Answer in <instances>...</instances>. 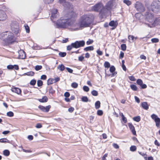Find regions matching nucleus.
Listing matches in <instances>:
<instances>
[{
  "mask_svg": "<svg viewBox=\"0 0 160 160\" xmlns=\"http://www.w3.org/2000/svg\"><path fill=\"white\" fill-rule=\"evenodd\" d=\"M134 7L139 12H142L144 10V8L143 5L140 2H136Z\"/></svg>",
  "mask_w": 160,
  "mask_h": 160,
  "instance_id": "nucleus-7",
  "label": "nucleus"
},
{
  "mask_svg": "<svg viewBox=\"0 0 160 160\" xmlns=\"http://www.w3.org/2000/svg\"><path fill=\"white\" fill-rule=\"evenodd\" d=\"M82 100L83 102H87L88 101V99L87 97L84 96L82 98Z\"/></svg>",
  "mask_w": 160,
  "mask_h": 160,
  "instance_id": "nucleus-38",
  "label": "nucleus"
},
{
  "mask_svg": "<svg viewBox=\"0 0 160 160\" xmlns=\"http://www.w3.org/2000/svg\"><path fill=\"white\" fill-rule=\"evenodd\" d=\"M91 93L92 95L94 96H97L98 95V92L96 90H93Z\"/></svg>",
  "mask_w": 160,
  "mask_h": 160,
  "instance_id": "nucleus-47",
  "label": "nucleus"
},
{
  "mask_svg": "<svg viewBox=\"0 0 160 160\" xmlns=\"http://www.w3.org/2000/svg\"><path fill=\"white\" fill-rule=\"evenodd\" d=\"M128 127L129 128H130L131 130H132L133 129H135V128L134 127V126L131 123H129L128 124Z\"/></svg>",
  "mask_w": 160,
  "mask_h": 160,
  "instance_id": "nucleus-44",
  "label": "nucleus"
},
{
  "mask_svg": "<svg viewBox=\"0 0 160 160\" xmlns=\"http://www.w3.org/2000/svg\"><path fill=\"white\" fill-rule=\"evenodd\" d=\"M24 27H25V30H26V32H27L29 33V31H30L29 27L28 25H25Z\"/></svg>",
  "mask_w": 160,
  "mask_h": 160,
  "instance_id": "nucleus-52",
  "label": "nucleus"
},
{
  "mask_svg": "<svg viewBox=\"0 0 160 160\" xmlns=\"http://www.w3.org/2000/svg\"><path fill=\"white\" fill-rule=\"evenodd\" d=\"M68 28L72 31H76L80 29L81 28L83 27L81 26V23L79 22L78 23L72 21L71 19Z\"/></svg>",
  "mask_w": 160,
  "mask_h": 160,
  "instance_id": "nucleus-4",
  "label": "nucleus"
},
{
  "mask_svg": "<svg viewBox=\"0 0 160 160\" xmlns=\"http://www.w3.org/2000/svg\"><path fill=\"white\" fill-rule=\"evenodd\" d=\"M115 70V68L114 66H112L110 68V71L111 72L113 73Z\"/></svg>",
  "mask_w": 160,
  "mask_h": 160,
  "instance_id": "nucleus-43",
  "label": "nucleus"
},
{
  "mask_svg": "<svg viewBox=\"0 0 160 160\" xmlns=\"http://www.w3.org/2000/svg\"><path fill=\"white\" fill-rule=\"evenodd\" d=\"M7 68L9 70L14 69L15 70H18L19 67L18 65H9L7 66Z\"/></svg>",
  "mask_w": 160,
  "mask_h": 160,
  "instance_id": "nucleus-14",
  "label": "nucleus"
},
{
  "mask_svg": "<svg viewBox=\"0 0 160 160\" xmlns=\"http://www.w3.org/2000/svg\"><path fill=\"white\" fill-rule=\"evenodd\" d=\"M94 16L92 14H86L82 15L79 19L81 26L83 28L89 27L94 20Z\"/></svg>",
  "mask_w": 160,
  "mask_h": 160,
  "instance_id": "nucleus-2",
  "label": "nucleus"
},
{
  "mask_svg": "<svg viewBox=\"0 0 160 160\" xmlns=\"http://www.w3.org/2000/svg\"><path fill=\"white\" fill-rule=\"evenodd\" d=\"M134 98L136 102H137L138 103L140 102V101L138 97H137V96H135Z\"/></svg>",
  "mask_w": 160,
  "mask_h": 160,
  "instance_id": "nucleus-58",
  "label": "nucleus"
},
{
  "mask_svg": "<svg viewBox=\"0 0 160 160\" xmlns=\"http://www.w3.org/2000/svg\"><path fill=\"white\" fill-rule=\"evenodd\" d=\"M103 113L102 110H98L97 112V114L99 116H102Z\"/></svg>",
  "mask_w": 160,
  "mask_h": 160,
  "instance_id": "nucleus-50",
  "label": "nucleus"
},
{
  "mask_svg": "<svg viewBox=\"0 0 160 160\" xmlns=\"http://www.w3.org/2000/svg\"><path fill=\"white\" fill-rule=\"evenodd\" d=\"M100 107V102L99 101H97L95 103V107L96 109H98Z\"/></svg>",
  "mask_w": 160,
  "mask_h": 160,
  "instance_id": "nucleus-24",
  "label": "nucleus"
},
{
  "mask_svg": "<svg viewBox=\"0 0 160 160\" xmlns=\"http://www.w3.org/2000/svg\"><path fill=\"white\" fill-rule=\"evenodd\" d=\"M142 88L144 89L146 88L147 87V85L145 84H142V85L140 86Z\"/></svg>",
  "mask_w": 160,
  "mask_h": 160,
  "instance_id": "nucleus-64",
  "label": "nucleus"
},
{
  "mask_svg": "<svg viewBox=\"0 0 160 160\" xmlns=\"http://www.w3.org/2000/svg\"><path fill=\"white\" fill-rule=\"evenodd\" d=\"M93 42L92 40L89 39L86 42V44L87 45H90L92 44Z\"/></svg>",
  "mask_w": 160,
  "mask_h": 160,
  "instance_id": "nucleus-51",
  "label": "nucleus"
},
{
  "mask_svg": "<svg viewBox=\"0 0 160 160\" xmlns=\"http://www.w3.org/2000/svg\"><path fill=\"white\" fill-rule=\"evenodd\" d=\"M136 149V147L135 146H132L130 148V151L132 152L135 151Z\"/></svg>",
  "mask_w": 160,
  "mask_h": 160,
  "instance_id": "nucleus-39",
  "label": "nucleus"
},
{
  "mask_svg": "<svg viewBox=\"0 0 160 160\" xmlns=\"http://www.w3.org/2000/svg\"><path fill=\"white\" fill-rule=\"evenodd\" d=\"M2 34L5 38L4 41L6 45L12 44L15 41V38L14 37L13 34L10 32H6Z\"/></svg>",
  "mask_w": 160,
  "mask_h": 160,
  "instance_id": "nucleus-3",
  "label": "nucleus"
},
{
  "mask_svg": "<svg viewBox=\"0 0 160 160\" xmlns=\"http://www.w3.org/2000/svg\"><path fill=\"white\" fill-rule=\"evenodd\" d=\"M59 55L61 57H63L66 56V53L65 52H60Z\"/></svg>",
  "mask_w": 160,
  "mask_h": 160,
  "instance_id": "nucleus-41",
  "label": "nucleus"
},
{
  "mask_svg": "<svg viewBox=\"0 0 160 160\" xmlns=\"http://www.w3.org/2000/svg\"><path fill=\"white\" fill-rule=\"evenodd\" d=\"M105 68H108L110 67V64L108 62H105L104 64Z\"/></svg>",
  "mask_w": 160,
  "mask_h": 160,
  "instance_id": "nucleus-33",
  "label": "nucleus"
},
{
  "mask_svg": "<svg viewBox=\"0 0 160 160\" xmlns=\"http://www.w3.org/2000/svg\"><path fill=\"white\" fill-rule=\"evenodd\" d=\"M133 119L134 121H136L137 122H138L140 120V117L139 116L134 117L133 118Z\"/></svg>",
  "mask_w": 160,
  "mask_h": 160,
  "instance_id": "nucleus-32",
  "label": "nucleus"
},
{
  "mask_svg": "<svg viewBox=\"0 0 160 160\" xmlns=\"http://www.w3.org/2000/svg\"><path fill=\"white\" fill-rule=\"evenodd\" d=\"M103 8V6L101 3H98L94 6L92 8V10L95 11L101 12Z\"/></svg>",
  "mask_w": 160,
  "mask_h": 160,
  "instance_id": "nucleus-8",
  "label": "nucleus"
},
{
  "mask_svg": "<svg viewBox=\"0 0 160 160\" xmlns=\"http://www.w3.org/2000/svg\"><path fill=\"white\" fill-rule=\"evenodd\" d=\"M70 94L69 92H65L64 94V96L66 98H68L69 97Z\"/></svg>",
  "mask_w": 160,
  "mask_h": 160,
  "instance_id": "nucleus-55",
  "label": "nucleus"
},
{
  "mask_svg": "<svg viewBox=\"0 0 160 160\" xmlns=\"http://www.w3.org/2000/svg\"><path fill=\"white\" fill-rule=\"evenodd\" d=\"M37 84L38 87L41 86L42 85V82L41 80H38L37 81Z\"/></svg>",
  "mask_w": 160,
  "mask_h": 160,
  "instance_id": "nucleus-46",
  "label": "nucleus"
},
{
  "mask_svg": "<svg viewBox=\"0 0 160 160\" xmlns=\"http://www.w3.org/2000/svg\"><path fill=\"white\" fill-rule=\"evenodd\" d=\"M94 49L93 47L92 46H90L87 47L84 49V50L85 51H92Z\"/></svg>",
  "mask_w": 160,
  "mask_h": 160,
  "instance_id": "nucleus-20",
  "label": "nucleus"
},
{
  "mask_svg": "<svg viewBox=\"0 0 160 160\" xmlns=\"http://www.w3.org/2000/svg\"><path fill=\"white\" fill-rule=\"evenodd\" d=\"M74 110V108L72 107H71L68 108V111L70 112H72Z\"/></svg>",
  "mask_w": 160,
  "mask_h": 160,
  "instance_id": "nucleus-56",
  "label": "nucleus"
},
{
  "mask_svg": "<svg viewBox=\"0 0 160 160\" xmlns=\"http://www.w3.org/2000/svg\"><path fill=\"white\" fill-rule=\"evenodd\" d=\"M42 127V124L40 123H37L36 126V127L38 128H41Z\"/></svg>",
  "mask_w": 160,
  "mask_h": 160,
  "instance_id": "nucleus-54",
  "label": "nucleus"
},
{
  "mask_svg": "<svg viewBox=\"0 0 160 160\" xmlns=\"http://www.w3.org/2000/svg\"><path fill=\"white\" fill-rule=\"evenodd\" d=\"M11 28L12 31L16 34L19 32V27L18 25H16L14 26H12Z\"/></svg>",
  "mask_w": 160,
  "mask_h": 160,
  "instance_id": "nucleus-13",
  "label": "nucleus"
},
{
  "mask_svg": "<svg viewBox=\"0 0 160 160\" xmlns=\"http://www.w3.org/2000/svg\"><path fill=\"white\" fill-rule=\"evenodd\" d=\"M130 87L131 88L133 91H136L137 90V86L134 84H132L130 85Z\"/></svg>",
  "mask_w": 160,
  "mask_h": 160,
  "instance_id": "nucleus-27",
  "label": "nucleus"
},
{
  "mask_svg": "<svg viewBox=\"0 0 160 160\" xmlns=\"http://www.w3.org/2000/svg\"><path fill=\"white\" fill-rule=\"evenodd\" d=\"M3 154L6 156H8L10 154L9 151L7 150H4L3 152Z\"/></svg>",
  "mask_w": 160,
  "mask_h": 160,
  "instance_id": "nucleus-30",
  "label": "nucleus"
},
{
  "mask_svg": "<svg viewBox=\"0 0 160 160\" xmlns=\"http://www.w3.org/2000/svg\"><path fill=\"white\" fill-rule=\"evenodd\" d=\"M83 90L85 92H88L89 91V88L87 86H84L83 87Z\"/></svg>",
  "mask_w": 160,
  "mask_h": 160,
  "instance_id": "nucleus-49",
  "label": "nucleus"
},
{
  "mask_svg": "<svg viewBox=\"0 0 160 160\" xmlns=\"http://www.w3.org/2000/svg\"><path fill=\"white\" fill-rule=\"evenodd\" d=\"M142 107L144 109L147 110L148 109L149 106L147 103L146 102H144L142 103Z\"/></svg>",
  "mask_w": 160,
  "mask_h": 160,
  "instance_id": "nucleus-18",
  "label": "nucleus"
},
{
  "mask_svg": "<svg viewBox=\"0 0 160 160\" xmlns=\"http://www.w3.org/2000/svg\"><path fill=\"white\" fill-rule=\"evenodd\" d=\"M57 12L58 11L57 9H53L52 11V18H56L58 15Z\"/></svg>",
  "mask_w": 160,
  "mask_h": 160,
  "instance_id": "nucleus-16",
  "label": "nucleus"
},
{
  "mask_svg": "<svg viewBox=\"0 0 160 160\" xmlns=\"http://www.w3.org/2000/svg\"><path fill=\"white\" fill-rule=\"evenodd\" d=\"M76 14L74 12H69L64 17L61 18L57 21L56 25L58 28H66L68 27L71 19L76 16Z\"/></svg>",
  "mask_w": 160,
  "mask_h": 160,
  "instance_id": "nucleus-1",
  "label": "nucleus"
},
{
  "mask_svg": "<svg viewBox=\"0 0 160 160\" xmlns=\"http://www.w3.org/2000/svg\"><path fill=\"white\" fill-rule=\"evenodd\" d=\"M9 141L6 138H1L0 139V142H8Z\"/></svg>",
  "mask_w": 160,
  "mask_h": 160,
  "instance_id": "nucleus-28",
  "label": "nucleus"
},
{
  "mask_svg": "<svg viewBox=\"0 0 160 160\" xmlns=\"http://www.w3.org/2000/svg\"><path fill=\"white\" fill-rule=\"evenodd\" d=\"M120 116L122 117V119L123 120V122L125 123H126L127 122V118L124 117L123 114L122 113H120Z\"/></svg>",
  "mask_w": 160,
  "mask_h": 160,
  "instance_id": "nucleus-25",
  "label": "nucleus"
},
{
  "mask_svg": "<svg viewBox=\"0 0 160 160\" xmlns=\"http://www.w3.org/2000/svg\"><path fill=\"white\" fill-rule=\"evenodd\" d=\"M145 20L146 21L148 22L149 23H146L145 24L147 25V26L150 27L151 24L153 23L154 19L153 15L150 12H146L145 15Z\"/></svg>",
  "mask_w": 160,
  "mask_h": 160,
  "instance_id": "nucleus-6",
  "label": "nucleus"
},
{
  "mask_svg": "<svg viewBox=\"0 0 160 160\" xmlns=\"http://www.w3.org/2000/svg\"><path fill=\"white\" fill-rule=\"evenodd\" d=\"M78 84L75 82L72 83L71 84V86L74 88H76L78 87Z\"/></svg>",
  "mask_w": 160,
  "mask_h": 160,
  "instance_id": "nucleus-37",
  "label": "nucleus"
},
{
  "mask_svg": "<svg viewBox=\"0 0 160 160\" xmlns=\"http://www.w3.org/2000/svg\"><path fill=\"white\" fill-rule=\"evenodd\" d=\"M47 78V76L46 75H42L41 77V79L43 80H45Z\"/></svg>",
  "mask_w": 160,
  "mask_h": 160,
  "instance_id": "nucleus-63",
  "label": "nucleus"
},
{
  "mask_svg": "<svg viewBox=\"0 0 160 160\" xmlns=\"http://www.w3.org/2000/svg\"><path fill=\"white\" fill-rule=\"evenodd\" d=\"M66 69L68 72L71 73H72V72L73 70L71 69H70L68 68H66Z\"/></svg>",
  "mask_w": 160,
  "mask_h": 160,
  "instance_id": "nucleus-60",
  "label": "nucleus"
},
{
  "mask_svg": "<svg viewBox=\"0 0 160 160\" xmlns=\"http://www.w3.org/2000/svg\"><path fill=\"white\" fill-rule=\"evenodd\" d=\"M137 83L138 85H139L140 86L142 85L143 83L142 81L140 79H138L137 81Z\"/></svg>",
  "mask_w": 160,
  "mask_h": 160,
  "instance_id": "nucleus-45",
  "label": "nucleus"
},
{
  "mask_svg": "<svg viewBox=\"0 0 160 160\" xmlns=\"http://www.w3.org/2000/svg\"><path fill=\"white\" fill-rule=\"evenodd\" d=\"M36 83V81L35 80H32L30 82V84L32 85H34Z\"/></svg>",
  "mask_w": 160,
  "mask_h": 160,
  "instance_id": "nucleus-53",
  "label": "nucleus"
},
{
  "mask_svg": "<svg viewBox=\"0 0 160 160\" xmlns=\"http://www.w3.org/2000/svg\"><path fill=\"white\" fill-rule=\"evenodd\" d=\"M84 59V57L83 56H81L78 57V60L80 61H82Z\"/></svg>",
  "mask_w": 160,
  "mask_h": 160,
  "instance_id": "nucleus-59",
  "label": "nucleus"
},
{
  "mask_svg": "<svg viewBox=\"0 0 160 160\" xmlns=\"http://www.w3.org/2000/svg\"><path fill=\"white\" fill-rule=\"evenodd\" d=\"M55 83V79H49L47 81V84L48 85H50Z\"/></svg>",
  "mask_w": 160,
  "mask_h": 160,
  "instance_id": "nucleus-22",
  "label": "nucleus"
},
{
  "mask_svg": "<svg viewBox=\"0 0 160 160\" xmlns=\"http://www.w3.org/2000/svg\"><path fill=\"white\" fill-rule=\"evenodd\" d=\"M19 54V58L20 59H23L25 58V54L24 51L22 50H21L18 52Z\"/></svg>",
  "mask_w": 160,
  "mask_h": 160,
  "instance_id": "nucleus-15",
  "label": "nucleus"
},
{
  "mask_svg": "<svg viewBox=\"0 0 160 160\" xmlns=\"http://www.w3.org/2000/svg\"><path fill=\"white\" fill-rule=\"evenodd\" d=\"M74 43H72L70 45H68L67 47V50L68 51L71 50L72 48H75L74 47Z\"/></svg>",
  "mask_w": 160,
  "mask_h": 160,
  "instance_id": "nucleus-23",
  "label": "nucleus"
},
{
  "mask_svg": "<svg viewBox=\"0 0 160 160\" xmlns=\"http://www.w3.org/2000/svg\"><path fill=\"white\" fill-rule=\"evenodd\" d=\"M34 73L33 72L31 71L26 73L24 74L29 76H32L34 75Z\"/></svg>",
  "mask_w": 160,
  "mask_h": 160,
  "instance_id": "nucleus-31",
  "label": "nucleus"
},
{
  "mask_svg": "<svg viewBox=\"0 0 160 160\" xmlns=\"http://www.w3.org/2000/svg\"><path fill=\"white\" fill-rule=\"evenodd\" d=\"M121 48L122 50L125 51L126 49V46L125 44H122L121 45Z\"/></svg>",
  "mask_w": 160,
  "mask_h": 160,
  "instance_id": "nucleus-36",
  "label": "nucleus"
},
{
  "mask_svg": "<svg viewBox=\"0 0 160 160\" xmlns=\"http://www.w3.org/2000/svg\"><path fill=\"white\" fill-rule=\"evenodd\" d=\"M48 98L47 97L44 96L41 99H39V101L41 102H44L47 101Z\"/></svg>",
  "mask_w": 160,
  "mask_h": 160,
  "instance_id": "nucleus-21",
  "label": "nucleus"
},
{
  "mask_svg": "<svg viewBox=\"0 0 160 160\" xmlns=\"http://www.w3.org/2000/svg\"><path fill=\"white\" fill-rule=\"evenodd\" d=\"M151 41L153 43H156L159 42V39L157 38H153L151 39Z\"/></svg>",
  "mask_w": 160,
  "mask_h": 160,
  "instance_id": "nucleus-42",
  "label": "nucleus"
},
{
  "mask_svg": "<svg viewBox=\"0 0 160 160\" xmlns=\"http://www.w3.org/2000/svg\"><path fill=\"white\" fill-rule=\"evenodd\" d=\"M7 115L8 117H12L13 116L14 114L12 112L9 111L7 113Z\"/></svg>",
  "mask_w": 160,
  "mask_h": 160,
  "instance_id": "nucleus-34",
  "label": "nucleus"
},
{
  "mask_svg": "<svg viewBox=\"0 0 160 160\" xmlns=\"http://www.w3.org/2000/svg\"><path fill=\"white\" fill-rule=\"evenodd\" d=\"M6 15L4 12L0 10V21H4L6 19Z\"/></svg>",
  "mask_w": 160,
  "mask_h": 160,
  "instance_id": "nucleus-12",
  "label": "nucleus"
},
{
  "mask_svg": "<svg viewBox=\"0 0 160 160\" xmlns=\"http://www.w3.org/2000/svg\"><path fill=\"white\" fill-rule=\"evenodd\" d=\"M135 16L137 18L140 19L142 16V14L141 13H137L135 14Z\"/></svg>",
  "mask_w": 160,
  "mask_h": 160,
  "instance_id": "nucleus-40",
  "label": "nucleus"
},
{
  "mask_svg": "<svg viewBox=\"0 0 160 160\" xmlns=\"http://www.w3.org/2000/svg\"><path fill=\"white\" fill-rule=\"evenodd\" d=\"M108 156V154H105L104 156L102 157V160H106V158Z\"/></svg>",
  "mask_w": 160,
  "mask_h": 160,
  "instance_id": "nucleus-57",
  "label": "nucleus"
},
{
  "mask_svg": "<svg viewBox=\"0 0 160 160\" xmlns=\"http://www.w3.org/2000/svg\"><path fill=\"white\" fill-rule=\"evenodd\" d=\"M112 1H110L107 4V5L108 8H111L112 6Z\"/></svg>",
  "mask_w": 160,
  "mask_h": 160,
  "instance_id": "nucleus-48",
  "label": "nucleus"
},
{
  "mask_svg": "<svg viewBox=\"0 0 160 160\" xmlns=\"http://www.w3.org/2000/svg\"><path fill=\"white\" fill-rule=\"evenodd\" d=\"M51 106L48 105L46 107H44L42 106H39L38 107L42 111L44 112H48L49 111Z\"/></svg>",
  "mask_w": 160,
  "mask_h": 160,
  "instance_id": "nucleus-11",
  "label": "nucleus"
},
{
  "mask_svg": "<svg viewBox=\"0 0 160 160\" xmlns=\"http://www.w3.org/2000/svg\"><path fill=\"white\" fill-rule=\"evenodd\" d=\"M129 79L132 81H135V80L134 77L132 76L129 77Z\"/></svg>",
  "mask_w": 160,
  "mask_h": 160,
  "instance_id": "nucleus-61",
  "label": "nucleus"
},
{
  "mask_svg": "<svg viewBox=\"0 0 160 160\" xmlns=\"http://www.w3.org/2000/svg\"><path fill=\"white\" fill-rule=\"evenodd\" d=\"M123 2L124 3L128 6L130 5L132 3L130 1L128 0H124Z\"/></svg>",
  "mask_w": 160,
  "mask_h": 160,
  "instance_id": "nucleus-29",
  "label": "nucleus"
},
{
  "mask_svg": "<svg viewBox=\"0 0 160 160\" xmlns=\"http://www.w3.org/2000/svg\"><path fill=\"white\" fill-rule=\"evenodd\" d=\"M149 12L152 11L154 13H157L158 12L160 9V4L159 2H153L151 6L149 8Z\"/></svg>",
  "mask_w": 160,
  "mask_h": 160,
  "instance_id": "nucleus-5",
  "label": "nucleus"
},
{
  "mask_svg": "<svg viewBox=\"0 0 160 160\" xmlns=\"http://www.w3.org/2000/svg\"><path fill=\"white\" fill-rule=\"evenodd\" d=\"M75 48H78L83 47L85 45V42L84 40L77 41L73 42Z\"/></svg>",
  "mask_w": 160,
  "mask_h": 160,
  "instance_id": "nucleus-9",
  "label": "nucleus"
},
{
  "mask_svg": "<svg viewBox=\"0 0 160 160\" xmlns=\"http://www.w3.org/2000/svg\"><path fill=\"white\" fill-rule=\"evenodd\" d=\"M58 69L61 71H62L64 70L65 67L62 64L59 65L58 67Z\"/></svg>",
  "mask_w": 160,
  "mask_h": 160,
  "instance_id": "nucleus-26",
  "label": "nucleus"
},
{
  "mask_svg": "<svg viewBox=\"0 0 160 160\" xmlns=\"http://www.w3.org/2000/svg\"><path fill=\"white\" fill-rule=\"evenodd\" d=\"M12 92H14L18 94H20L21 92V91L19 88H12L11 89Z\"/></svg>",
  "mask_w": 160,
  "mask_h": 160,
  "instance_id": "nucleus-17",
  "label": "nucleus"
},
{
  "mask_svg": "<svg viewBox=\"0 0 160 160\" xmlns=\"http://www.w3.org/2000/svg\"><path fill=\"white\" fill-rule=\"evenodd\" d=\"M42 68V67L41 65H37L35 67V69L36 71H38L41 70Z\"/></svg>",
  "mask_w": 160,
  "mask_h": 160,
  "instance_id": "nucleus-35",
  "label": "nucleus"
},
{
  "mask_svg": "<svg viewBox=\"0 0 160 160\" xmlns=\"http://www.w3.org/2000/svg\"><path fill=\"white\" fill-rule=\"evenodd\" d=\"M152 119L154 120L156 123V125L158 127H159L160 125V118L155 114H153L151 115Z\"/></svg>",
  "mask_w": 160,
  "mask_h": 160,
  "instance_id": "nucleus-10",
  "label": "nucleus"
},
{
  "mask_svg": "<svg viewBox=\"0 0 160 160\" xmlns=\"http://www.w3.org/2000/svg\"><path fill=\"white\" fill-rule=\"evenodd\" d=\"M118 23L117 21H111L109 23V25L111 27H116L117 26Z\"/></svg>",
  "mask_w": 160,
  "mask_h": 160,
  "instance_id": "nucleus-19",
  "label": "nucleus"
},
{
  "mask_svg": "<svg viewBox=\"0 0 160 160\" xmlns=\"http://www.w3.org/2000/svg\"><path fill=\"white\" fill-rule=\"evenodd\" d=\"M140 58L141 59L145 60L146 59V57L143 55H141L140 56Z\"/></svg>",
  "mask_w": 160,
  "mask_h": 160,
  "instance_id": "nucleus-62",
  "label": "nucleus"
}]
</instances>
